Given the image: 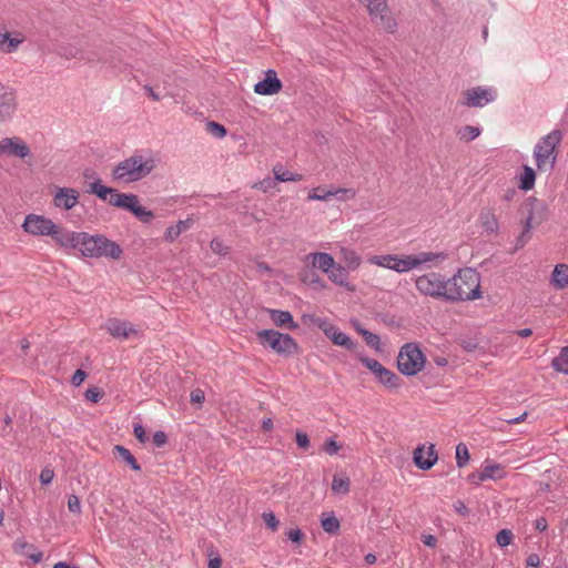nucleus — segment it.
<instances>
[{
	"label": "nucleus",
	"mask_w": 568,
	"mask_h": 568,
	"mask_svg": "<svg viewBox=\"0 0 568 568\" xmlns=\"http://www.w3.org/2000/svg\"><path fill=\"white\" fill-rule=\"evenodd\" d=\"M90 191L100 200L106 201L110 205L131 212L143 223H150L154 219V213L141 206L139 197L135 194L120 193L113 187L102 185L100 180L91 184Z\"/></svg>",
	"instance_id": "1"
},
{
	"label": "nucleus",
	"mask_w": 568,
	"mask_h": 568,
	"mask_svg": "<svg viewBox=\"0 0 568 568\" xmlns=\"http://www.w3.org/2000/svg\"><path fill=\"white\" fill-rule=\"evenodd\" d=\"M480 295V275L476 270L465 267L447 278V303L474 301Z\"/></svg>",
	"instance_id": "2"
},
{
	"label": "nucleus",
	"mask_w": 568,
	"mask_h": 568,
	"mask_svg": "<svg viewBox=\"0 0 568 568\" xmlns=\"http://www.w3.org/2000/svg\"><path fill=\"white\" fill-rule=\"evenodd\" d=\"M84 257H108L119 260L123 254L121 246L105 237L102 234L91 235L87 232H80L78 248Z\"/></svg>",
	"instance_id": "3"
},
{
	"label": "nucleus",
	"mask_w": 568,
	"mask_h": 568,
	"mask_svg": "<svg viewBox=\"0 0 568 568\" xmlns=\"http://www.w3.org/2000/svg\"><path fill=\"white\" fill-rule=\"evenodd\" d=\"M154 168L155 161L153 159L145 160L142 155L134 154L113 168L112 178L119 182L132 183L149 175Z\"/></svg>",
	"instance_id": "4"
},
{
	"label": "nucleus",
	"mask_w": 568,
	"mask_h": 568,
	"mask_svg": "<svg viewBox=\"0 0 568 568\" xmlns=\"http://www.w3.org/2000/svg\"><path fill=\"white\" fill-rule=\"evenodd\" d=\"M520 212L527 213L523 220V231L516 239L515 251L523 248L531 239V230L547 220L546 205L534 196L525 200Z\"/></svg>",
	"instance_id": "5"
},
{
	"label": "nucleus",
	"mask_w": 568,
	"mask_h": 568,
	"mask_svg": "<svg viewBox=\"0 0 568 568\" xmlns=\"http://www.w3.org/2000/svg\"><path fill=\"white\" fill-rule=\"evenodd\" d=\"M564 138L561 130H552L541 138L535 146L534 158L538 171H552L558 156V146Z\"/></svg>",
	"instance_id": "6"
},
{
	"label": "nucleus",
	"mask_w": 568,
	"mask_h": 568,
	"mask_svg": "<svg viewBox=\"0 0 568 568\" xmlns=\"http://www.w3.org/2000/svg\"><path fill=\"white\" fill-rule=\"evenodd\" d=\"M257 341L264 347H270L278 355L292 356L300 353L297 342L288 334L275 329H262L256 333Z\"/></svg>",
	"instance_id": "7"
},
{
	"label": "nucleus",
	"mask_w": 568,
	"mask_h": 568,
	"mask_svg": "<svg viewBox=\"0 0 568 568\" xmlns=\"http://www.w3.org/2000/svg\"><path fill=\"white\" fill-rule=\"evenodd\" d=\"M426 357L416 343L404 344L397 356V368L405 376L417 375L425 366Z\"/></svg>",
	"instance_id": "8"
},
{
	"label": "nucleus",
	"mask_w": 568,
	"mask_h": 568,
	"mask_svg": "<svg viewBox=\"0 0 568 568\" xmlns=\"http://www.w3.org/2000/svg\"><path fill=\"white\" fill-rule=\"evenodd\" d=\"M416 290L424 296L446 302L447 278L439 272H429L415 280Z\"/></svg>",
	"instance_id": "9"
},
{
	"label": "nucleus",
	"mask_w": 568,
	"mask_h": 568,
	"mask_svg": "<svg viewBox=\"0 0 568 568\" xmlns=\"http://www.w3.org/2000/svg\"><path fill=\"white\" fill-rule=\"evenodd\" d=\"M53 227L54 223L50 219L33 213L28 214L22 224L23 231L34 236H50Z\"/></svg>",
	"instance_id": "10"
},
{
	"label": "nucleus",
	"mask_w": 568,
	"mask_h": 568,
	"mask_svg": "<svg viewBox=\"0 0 568 568\" xmlns=\"http://www.w3.org/2000/svg\"><path fill=\"white\" fill-rule=\"evenodd\" d=\"M462 105L468 108H481L495 100V92L490 89L476 87L463 92Z\"/></svg>",
	"instance_id": "11"
},
{
	"label": "nucleus",
	"mask_w": 568,
	"mask_h": 568,
	"mask_svg": "<svg viewBox=\"0 0 568 568\" xmlns=\"http://www.w3.org/2000/svg\"><path fill=\"white\" fill-rule=\"evenodd\" d=\"M29 145L19 136L0 140V155L14 156L21 160L30 156Z\"/></svg>",
	"instance_id": "12"
},
{
	"label": "nucleus",
	"mask_w": 568,
	"mask_h": 568,
	"mask_svg": "<svg viewBox=\"0 0 568 568\" xmlns=\"http://www.w3.org/2000/svg\"><path fill=\"white\" fill-rule=\"evenodd\" d=\"M80 193L72 187H57L53 195V205L55 207L69 211L79 203Z\"/></svg>",
	"instance_id": "13"
},
{
	"label": "nucleus",
	"mask_w": 568,
	"mask_h": 568,
	"mask_svg": "<svg viewBox=\"0 0 568 568\" xmlns=\"http://www.w3.org/2000/svg\"><path fill=\"white\" fill-rule=\"evenodd\" d=\"M282 82L273 69L265 72V78L254 85V91L261 95H273L282 90Z\"/></svg>",
	"instance_id": "14"
},
{
	"label": "nucleus",
	"mask_w": 568,
	"mask_h": 568,
	"mask_svg": "<svg viewBox=\"0 0 568 568\" xmlns=\"http://www.w3.org/2000/svg\"><path fill=\"white\" fill-rule=\"evenodd\" d=\"M327 338H329L333 344L337 346H342L351 352H356L358 344L353 342L348 335L338 331V328L332 323L327 322L326 326L322 331Z\"/></svg>",
	"instance_id": "15"
},
{
	"label": "nucleus",
	"mask_w": 568,
	"mask_h": 568,
	"mask_svg": "<svg viewBox=\"0 0 568 568\" xmlns=\"http://www.w3.org/2000/svg\"><path fill=\"white\" fill-rule=\"evenodd\" d=\"M425 445H419L413 453L415 465L422 470H429L437 462L438 455L435 445L430 444L427 448V458H424Z\"/></svg>",
	"instance_id": "16"
},
{
	"label": "nucleus",
	"mask_w": 568,
	"mask_h": 568,
	"mask_svg": "<svg viewBox=\"0 0 568 568\" xmlns=\"http://www.w3.org/2000/svg\"><path fill=\"white\" fill-rule=\"evenodd\" d=\"M50 236L61 247H64V248H78V246H79L80 232L65 231L62 227H60V226L54 224V227H53L52 233L50 234Z\"/></svg>",
	"instance_id": "17"
},
{
	"label": "nucleus",
	"mask_w": 568,
	"mask_h": 568,
	"mask_svg": "<svg viewBox=\"0 0 568 568\" xmlns=\"http://www.w3.org/2000/svg\"><path fill=\"white\" fill-rule=\"evenodd\" d=\"M105 328L115 338H128L132 334H138V331L126 321L118 318H110L105 324Z\"/></svg>",
	"instance_id": "18"
},
{
	"label": "nucleus",
	"mask_w": 568,
	"mask_h": 568,
	"mask_svg": "<svg viewBox=\"0 0 568 568\" xmlns=\"http://www.w3.org/2000/svg\"><path fill=\"white\" fill-rule=\"evenodd\" d=\"M17 106L16 97L12 92L0 88V121H6L14 112Z\"/></svg>",
	"instance_id": "19"
},
{
	"label": "nucleus",
	"mask_w": 568,
	"mask_h": 568,
	"mask_svg": "<svg viewBox=\"0 0 568 568\" xmlns=\"http://www.w3.org/2000/svg\"><path fill=\"white\" fill-rule=\"evenodd\" d=\"M12 549L16 554L30 558L34 564L40 562L43 557L41 551H38L32 544L27 542L22 538L14 541Z\"/></svg>",
	"instance_id": "20"
},
{
	"label": "nucleus",
	"mask_w": 568,
	"mask_h": 568,
	"mask_svg": "<svg viewBox=\"0 0 568 568\" xmlns=\"http://www.w3.org/2000/svg\"><path fill=\"white\" fill-rule=\"evenodd\" d=\"M267 313L274 325L277 327H284L293 331L298 326L297 323L294 322L293 316L288 311L268 308Z\"/></svg>",
	"instance_id": "21"
},
{
	"label": "nucleus",
	"mask_w": 568,
	"mask_h": 568,
	"mask_svg": "<svg viewBox=\"0 0 568 568\" xmlns=\"http://www.w3.org/2000/svg\"><path fill=\"white\" fill-rule=\"evenodd\" d=\"M326 274L328 275V278L336 285L345 287L349 292L355 291V286L349 284L347 281L348 272L346 267L342 266L341 264L334 263L333 267L329 268V271Z\"/></svg>",
	"instance_id": "22"
},
{
	"label": "nucleus",
	"mask_w": 568,
	"mask_h": 568,
	"mask_svg": "<svg viewBox=\"0 0 568 568\" xmlns=\"http://www.w3.org/2000/svg\"><path fill=\"white\" fill-rule=\"evenodd\" d=\"M305 260L312 264V267H317L327 273L333 267L335 261L333 256L325 252L310 253Z\"/></svg>",
	"instance_id": "23"
},
{
	"label": "nucleus",
	"mask_w": 568,
	"mask_h": 568,
	"mask_svg": "<svg viewBox=\"0 0 568 568\" xmlns=\"http://www.w3.org/2000/svg\"><path fill=\"white\" fill-rule=\"evenodd\" d=\"M481 227L488 233H497L499 223L493 209L484 207L479 213Z\"/></svg>",
	"instance_id": "24"
},
{
	"label": "nucleus",
	"mask_w": 568,
	"mask_h": 568,
	"mask_svg": "<svg viewBox=\"0 0 568 568\" xmlns=\"http://www.w3.org/2000/svg\"><path fill=\"white\" fill-rule=\"evenodd\" d=\"M377 27L388 33H394L397 28V22L392 16L389 8H386L381 13H377V20H373Z\"/></svg>",
	"instance_id": "25"
},
{
	"label": "nucleus",
	"mask_w": 568,
	"mask_h": 568,
	"mask_svg": "<svg viewBox=\"0 0 568 568\" xmlns=\"http://www.w3.org/2000/svg\"><path fill=\"white\" fill-rule=\"evenodd\" d=\"M551 284L557 290H562L568 285V265L558 264L551 274Z\"/></svg>",
	"instance_id": "26"
},
{
	"label": "nucleus",
	"mask_w": 568,
	"mask_h": 568,
	"mask_svg": "<svg viewBox=\"0 0 568 568\" xmlns=\"http://www.w3.org/2000/svg\"><path fill=\"white\" fill-rule=\"evenodd\" d=\"M506 476L504 466L500 464L486 465L481 471H479L478 480H498Z\"/></svg>",
	"instance_id": "27"
},
{
	"label": "nucleus",
	"mask_w": 568,
	"mask_h": 568,
	"mask_svg": "<svg viewBox=\"0 0 568 568\" xmlns=\"http://www.w3.org/2000/svg\"><path fill=\"white\" fill-rule=\"evenodd\" d=\"M21 42L22 39L12 38L6 29L0 28V52L12 53Z\"/></svg>",
	"instance_id": "28"
},
{
	"label": "nucleus",
	"mask_w": 568,
	"mask_h": 568,
	"mask_svg": "<svg viewBox=\"0 0 568 568\" xmlns=\"http://www.w3.org/2000/svg\"><path fill=\"white\" fill-rule=\"evenodd\" d=\"M376 377L381 384L389 389H396L400 386V377L386 367L381 368Z\"/></svg>",
	"instance_id": "29"
},
{
	"label": "nucleus",
	"mask_w": 568,
	"mask_h": 568,
	"mask_svg": "<svg viewBox=\"0 0 568 568\" xmlns=\"http://www.w3.org/2000/svg\"><path fill=\"white\" fill-rule=\"evenodd\" d=\"M536 181V172L528 165L523 166V172L519 179V189L523 191H529L534 187Z\"/></svg>",
	"instance_id": "30"
},
{
	"label": "nucleus",
	"mask_w": 568,
	"mask_h": 568,
	"mask_svg": "<svg viewBox=\"0 0 568 568\" xmlns=\"http://www.w3.org/2000/svg\"><path fill=\"white\" fill-rule=\"evenodd\" d=\"M192 220L179 221L176 224L171 225L166 229L164 237L169 242H173L180 236V234L186 231L191 226Z\"/></svg>",
	"instance_id": "31"
},
{
	"label": "nucleus",
	"mask_w": 568,
	"mask_h": 568,
	"mask_svg": "<svg viewBox=\"0 0 568 568\" xmlns=\"http://www.w3.org/2000/svg\"><path fill=\"white\" fill-rule=\"evenodd\" d=\"M114 453L118 454V456L124 463H126L133 470H135V471L141 470L140 464L136 462L135 457L132 455V453L128 448H125L122 445H115Z\"/></svg>",
	"instance_id": "32"
},
{
	"label": "nucleus",
	"mask_w": 568,
	"mask_h": 568,
	"mask_svg": "<svg viewBox=\"0 0 568 568\" xmlns=\"http://www.w3.org/2000/svg\"><path fill=\"white\" fill-rule=\"evenodd\" d=\"M393 271H396L398 273L407 272L413 268H416V262L414 260L413 255H407L404 257H399L398 255H395V261L393 263Z\"/></svg>",
	"instance_id": "33"
},
{
	"label": "nucleus",
	"mask_w": 568,
	"mask_h": 568,
	"mask_svg": "<svg viewBox=\"0 0 568 568\" xmlns=\"http://www.w3.org/2000/svg\"><path fill=\"white\" fill-rule=\"evenodd\" d=\"M321 526L323 530L327 534L334 535L338 531L341 524L339 520L334 516V514L324 513L321 518Z\"/></svg>",
	"instance_id": "34"
},
{
	"label": "nucleus",
	"mask_w": 568,
	"mask_h": 568,
	"mask_svg": "<svg viewBox=\"0 0 568 568\" xmlns=\"http://www.w3.org/2000/svg\"><path fill=\"white\" fill-rule=\"evenodd\" d=\"M362 3H365L369 16L373 20H377V13H381L383 10L388 8L386 0H358Z\"/></svg>",
	"instance_id": "35"
},
{
	"label": "nucleus",
	"mask_w": 568,
	"mask_h": 568,
	"mask_svg": "<svg viewBox=\"0 0 568 568\" xmlns=\"http://www.w3.org/2000/svg\"><path fill=\"white\" fill-rule=\"evenodd\" d=\"M445 258H446V254L443 252H440V253L420 252L418 254H414L416 267L424 263H429V262H435V261H444Z\"/></svg>",
	"instance_id": "36"
},
{
	"label": "nucleus",
	"mask_w": 568,
	"mask_h": 568,
	"mask_svg": "<svg viewBox=\"0 0 568 568\" xmlns=\"http://www.w3.org/2000/svg\"><path fill=\"white\" fill-rule=\"evenodd\" d=\"M342 260L346 264V266L351 270H356L361 264V257L357 253L349 248L341 250Z\"/></svg>",
	"instance_id": "37"
},
{
	"label": "nucleus",
	"mask_w": 568,
	"mask_h": 568,
	"mask_svg": "<svg viewBox=\"0 0 568 568\" xmlns=\"http://www.w3.org/2000/svg\"><path fill=\"white\" fill-rule=\"evenodd\" d=\"M300 278L303 283H307L310 285L318 284L322 287H324V283L320 275L311 267L306 266L303 271L300 273Z\"/></svg>",
	"instance_id": "38"
},
{
	"label": "nucleus",
	"mask_w": 568,
	"mask_h": 568,
	"mask_svg": "<svg viewBox=\"0 0 568 568\" xmlns=\"http://www.w3.org/2000/svg\"><path fill=\"white\" fill-rule=\"evenodd\" d=\"M551 366L556 372L568 374V353H565L564 347L559 355L552 359Z\"/></svg>",
	"instance_id": "39"
},
{
	"label": "nucleus",
	"mask_w": 568,
	"mask_h": 568,
	"mask_svg": "<svg viewBox=\"0 0 568 568\" xmlns=\"http://www.w3.org/2000/svg\"><path fill=\"white\" fill-rule=\"evenodd\" d=\"M351 481L347 477L335 475L332 480V490L336 494H347L349 491Z\"/></svg>",
	"instance_id": "40"
},
{
	"label": "nucleus",
	"mask_w": 568,
	"mask_h": 568,
	"mask_svg": "<svg viewBox=\"0 0 568 568\" xmlns=\"http://www.w3.org/2000/svg\"><path fill=\"white\" fill-rule=\"evenodd\" d=\"M457 134L460 140L469 142L479 136L480 129L478 126L465 125L464 128L458 130Z\"/></svg>",
	"instance_id": "41"
},
{
	"label": "nucleus",
	"mask_w": 568,
	"mask_h": 568,
	"mask_svg": "<svg viewBox=\"0 0 568 568\" xmlns=\"http://www.w3.org/2000/svg\"><path fill=\"white\" fill-rule=\"evenodd\" d=\"M470 459V455L467 446L464 443H459L456 446V464L459 468L464 467Z\"/></svg>",
	"instance_id": "42"
},
{
	"label": "nucleus",
	"mask_w": 568,
	"mask_h": 568,
	"mask_svg": "<svg viewBox=\"0 0 568 568\" xmlns=\"http://www.w3.org/2000/svg\"><path fill=\"white\" fill-rule=\"evenodd\" d=\"M339 192H346V190H336V191H324L321 187L314 189L312 193L308 194V200L311 201H324L328 197L336 195Z\"/></svg>",
	"instance_id": "43"
},
{
	"label": "nucleus",
	"mask_w": 568,
	"mask_h": 568,
	"mask_svg": "<svg viewBox=\"0 0 568 568\" xmlns=\"http://www.w3.org/2000/svg\"><path fill=\"white\" fill-rule=\"evenodd\" d=\"M369 263L372 264H375V265H378V266H382V267H386V268H389V270H393V263L395 261V255H374L372 256L369 260Z\"/></svg>",
	"instance_id": "44"
},
{
	"label": "nucleus",
	"mask_w": 568,
	"mask_h": 568,
	"mask_svg": "<svg viewBox=\"0 0 568 568\" xmlns=\"http://www.w3.org/2000/svg\"><path fill=\"white\" fill-rule=\"evenodd\" d=\"M302 323L306 326H317L321 331L326 326L327 322L324 318L317 317L314 314H303L301 318Z\"/></svg>",
	"instance_id": "45"
},
{
	"label": "nucleus",
	"mask_w": 568,
	"mask_h": 568,
	"mask_svg": "<svg viewBox=\"0 0 568 568\" xmlns=\"http://www.w3.org/2000/svg\"><path fill=\"white\" fill-rule=\"evenodd\" d=\"M206 131L215 138L222 139L226 135L227 131L224 125L215 122L209 121L206 123Z\"/></svg>",
	"instance_id": "46"
},
{
	"label": "nucleus",
	"mask_w": 568,
	"mask_h": 568,
	"mask_svg": "<svg viewBox=\"0 0 568 568\" xmlns=\"http://www.w3.org/2000/svg\"><path fill=\"white\" fill-rule=\"evenodd\" d=\"M358 358L362 362V364L366 368H368L372 373H374L376 376L379 373L381 368L384 367L377 359L369 358L367 356H362V355H359Z\"/></svg>",
	"instance_id": "47"
},
{
	"label": "nucleus",
	"mask_w": 568,
	"mask_h": 568,
	"mask_svg": "<svg viewBox=\"0 0 568 568\" xmlns=\"http://www.w3.org/2000/svg\"><path fill=\"white\" fill-rule=\"evenodd\" d=\"M362 336L364 337L366 344L376 349V351H379L381 349V338L378 335L367 331V329H363L362 332Z\"/></svg>",
	"instance_id": "48"
},
{
	"label": "nucleus",
	"mask_w": 568,
	"mask_h": 568,
	"mask_svg": "<svg viewBox=\"0 0 568 568\" xmlns=\"http://www.w3.org/2000/svg\"><path fill=\"white\" fill-rule=\"evenodd\" d=\"M513 538H514V535H513L511 530H509V529H501L496 535V542L500 547H506V546L511 544Z\"/></svg>",
	"instance_id": "49"
},
{
	"label": "nucleus",
	"mask_w": 568,
	"mask_h": 568,
	"mask_svg": "<svg viewBox=\"0 0 568 568\" xmlns=\"http://www.w3.org/2000/svg\"><path fill=\"white\" fill-rule=\"evenodd\" d=\"M210 247L219 255H226L229 253V247L223 243V241L216 237L211 241Z\"/></svg>",
	"instance_id": "50"
},
{
	"label": "nucleus",
	"mask_w": 568,
	"mask_h": 568,
	"mask_svg": "<svg viewBox=\"0 0 568 568\" xmlns=\"http://www.w3.org/2000/svg\"><path fill=\"white\" fill-rule=\"evenodd\" d=\"M295 440L300 448L307 450L311 446L310 437L302 430H296Z\"/></svg>",
	"instance_id": "51"
},
{
	"label": "nucleus",
	"mask_w": 568,
	"mask_h": 568,
	"mask_svg": "<svg viewBox=\"0 0 568 568\" xmlns=\"http://www.w3.org/2000/svg\"><path fill=\"white\" fill-rule=\"evenodd\" d=\"M323 449L328 455H334L338 453V450L341 449V445L333 438H327L324 442Z\"/></svg>",
	"instance_id": "52"
},
{
	"label": "nucleus",
	"mask_w": 568,
	"mask_h": 568,
	"mask_svg": "<svg viewBox=\"0 0 568 568\" xmlns=\"http://www.w3.org/2000/svg\"><path fill=\"white\" fill-rule=\"evenodd\" d=\"M61 55L65 57L67 59H83V53L79 49L69 48V47H62L61 48Z\"/></svg>",
	"instance_id": "53"
},
{
	"label": "nucleus",
	"mask_w": 568,
	"mask_h": 568,
	"mask_svg": "<svg viewBox=\"0 0 568 568\" xmlns=\"http://www.w3.org/2000/svg\"><path fill=\"white\" fill-rule=\"evenodd\" d=\"M262 517H263L266 526L271 530L275 531L277 529L280 521L277 520V518L275 517V515L272 511L263 513Z\"/></svg>",
	"instance_id": "54"
},
{
	"label": "nucleus",
	"mask_w": 568,
	"mask_h": 568,
	"mask_svg": "<svg viewBox=\"0 0 568 568\" xmlns=\"http://www.w3.org/2000/svg\"><path fill=\"white\" fill-rule=\"evenodd\" d=\"M68 509L73 514H81V504L77 495H70L68 498Z\"/></svg>",
	"instance_id": "55"
},
{
	"label": "nucleus",
	"mask_w": 568,
	"mask_h": 568,
	"mask_svg": "<svg viewBox=\"0 0 568 568\" xmlns=\"http://www.w3.org/2000/svg\"><path fill=\"white\" fill-rule=\"evenodd\" d=\"M85 398L92 403H98L103 397V392L97 387H92L85 390Z\"/></svg>",
	"instance_id": "56"
},
{
	"label": "nucleus",
	"mask_w": 568,
	"mask_h": 568,
	"mask_svg": "<svg viewBox=\"0 0 568 568\" xmlns=\"http://www.w3.org/2000/svg\"><path fill=\"white\" fill-rule=\"evenodd\" d=\"M133 434L136 437V439L142 444H144L149 440L146 432L141 424H134Z\"/></svg>",
	"instance_id": "57"
},
{
	"label": "nucleus",
	"mask_w": 568,
	"mask_h": 568,
	"mask_svg": "<svg viewBox=\"0 0 568 568\" xmlns=\"http://www.w3.org/2000/svg\"><path fill=\"white\" fill-rule=\"evenodd\" d=\"M275 180L280 182H288L292 179V172L284 171L282 166L274 168Z\"/></svg>",
	"instance_id": "58"
},
{
	"label": "nucleus",
	"mask_w": 568,
	"mask_h": 568,
	"mask_svg": "<svg viewBox=\"0 0 568 568\" xmlns=\"http://www.w3.org/2000/svg\"><path fill=\"white\" fill-rule=\"evenodd\" d=\"M87 376H88L87 372H84L81 368L77 369L71 378L72 385L77 386V387L80 386L83 383V381L87 378Z\"/></svg>",
	"instance_id": "59"
},
{
	"label": "nucleus",
	"mask_w": 568,
	"mask_h": 568,
	"mask_svg": "<svg viewBox=\"0 0 568 568\" xmlns=\"http://www.w3.org/2000/svg\"><path fill=\"white\" fill-rule=\"evenodd\" d=\"M54 477V473L50 468H43L40 473V481L42 485H49Z\"/></svg>",
	"instance_id": "60"
},
{
	"label": "nucleus",
	"mask_w": 568,
	"mask_h": 568,
	"mask_svg": "<svg viewBox=\"0 0 568 568\" xmlns=\"http://www.w3.org/2000/svg\"><path fill=\"white\" fill-rule=\"evenodd\" d=\"M286 536L290 540H292L293 542H296V544H300L302 541V539L304 538V534L302 532L301 529L296 528V529H290L287 532H286Z\"/></svg>",
	"instance_id": "61"
},
{
	"label": "nucleus",
	"mask_w": 568,
	"mask_h": 568,
	"mask_svg": "<svg viewBox=\"0 0 568 568\" xmlns=\"http://www.w3.org/2000/svg\"><path fill=\"white\" fill-rule=\"evenodd\" d=\"M168 442V437H166V434L162 430H158L154 433L153 435V444L156 446V447H162L166 444Z\"/></svg>",
	"instance_id": "62"
},
{
	"label": "nucleus",
	"mask_w": 568,
	"mask_h": 568,
	"mask_svg": "<svg viewBox=\"0 0 568 568\" xmlns=\"http://www.w3.org/2000/svg\"><path fill=\"white\" fill-rule=\"evenodd\" d=\"M205 395L204 392L200 388H196L191 392V402L194 404H202L204 402Z\"/></svg>",
	"instance_id": "63"
},
{
	"label": "nucleus",
	"mask_w": 568,
	"mask_h": 568,
	"mask_svg": "<svg viewBox=\"0 0 568 568\" xmlns=\"http://www.w3.org/2000/svg\"><path fill=\"white\" fill-rule=\"evenodd\" d=\"M454 508L456 513L459 514L460 516L465 517L469 514V509L467 508V506L464 504V501L459 499L454 503Z\"/></svg>",
	"instance_id": "64"
}]
</instances>
